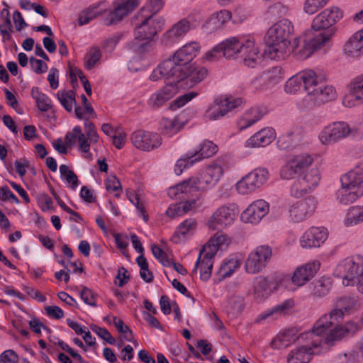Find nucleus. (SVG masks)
I'll use <instances>...</instances> for the list:
<instances>
[{"instance_id": "nucleus-64", "label": "nucleus", "mask_w": 363, "mask_h": 363, "mask_svg": "<svg viewBox=\"0 0 363 363\" xmlns=\"http://www.w3.org/2000/svg\"><path fill=\"white\" fill-rule=\"evenodd\" d=\"M8 199H11L16 203H19V200L16 196L9 189L7 186L0 187V200L5 201Z\"/></svg>"}, {"instance_id": "nucleus-12", "label": "nucleus", "mask_w": 363, "mask_h": 363, "mask_svg": "<svg viewBox=\"0 0 363 363\" xmlns=\"http://www.w3.org/2000/svg\"><path fill=\"white\" fill-rule=\"evenodd\" d=\"M199 146V150L188 152L177 161L174 167L177 175H180L184 169L190 167L203 158L213 156L218 151L217 145L210 140H204Z\"/></svg>"}, {"instance_id": "nucleus-58", "label": "nucleus", "mask_w": 363, "mask_h": 363, "mask_svg": "<svg viewBox=\"0 0 363 363\" xmlns=\"http://www.w3.org/2000/svg\"><path fill=\"white\" fill-rule=\"evenodd\" d=\"M186 212H188V207L183 204L182 201L178 203L170 205L166 211L167 215L172 218L182 216Z\"/></svg>"}, {"instance_id": "nucleus-25", "label": "nucleus", "mask_w": 363, "mask_h": 363, "mask_svg": "<svg viewBox=\"0 0 363 363\" xmlns=\"http://www.w3.org/2000/svg\"><path fill=\"white\" fill-rule=\"evenodd\" d=\"M328 235L324 227H311L300 238V245L304 248L318 247L325 242Z\"/></svg>"}, {"instance_id": "nucleus-29", "label": "nucleus", "mask_w": 363, "mask_h": 363, "mask_svg": "<svg viewBox=\"0 0 363 363\" xmlns=\"http://www.w3.org/2000/svg\"><path fill=\"white\" fill-rule=\"evenodd\" d=\"M165 78L167 85H170L176 88L174 84H171L172 82L177 79V74L174 72V64L170 60H165L162 62L157 67L152 71L150 76L152 81H157L160 79Z\"/></svg>"}, {"instance_id": "nucleus-45", "label": "nucleus", "mask_w": 363, "mask_h": 363, "mask_svg": "<svg viewBox=\"0 0 363 363\" xmlns=\"http://www.w3.org/2000/svg\"><path fill=\"white\" fill-rule=\"evenodd\" d=\"M101 55V52L99 48L93 47L90 48L84 58V67L88 70L91 69L100 60Z\"/></svg>"}, {"instance_id": "nucleus-28", "label": "nucleus", "mask_w": 363, "mask_h": 363, "mask_svg": "<svg viewBox=\"0 0 363 363\" xmlns=\"http://www.w3.org/2000/svg\"><path fill=\"white\" fill-rule=\"evenodd\" d=\"M320 268L319 262H309L297 267L291 278V282L300 287L310 281Z\"/></svg>"}, {"instance_id": "nucleus-21", "label": "nucleus", "mask_w": 363, "mask_h": 363, "mask_svg": "<svg viewBox=\"0 0 363 363\" xmlns=\"http://www.w3.org/2000/svg\"><path fill=\"white\" fill-rule=\"evenodd\" d=\"M133 145L141 150L150 151L162 144V138L156 133L139 130L131 135Z\"/></svg>"}, {"instance_id": "nucleus-39", "label": "nucleus", "mask_w": 363, "mask_h": 363, "mask_svg": "<svg viewBox=\"0 0 363 363\" xmlns=\"http://www.w3.org/2000/svg\"><path fill=\"white\" fill-rule=\"evenodd\" d=\"M309 286L314 296L323 297L328 294L331 288V281L329 278L322 277L313 281Z\"/></svg>"}, {"instance_id": "nucleus-34", "label": "nucleus", "mask_w": 363, "mask_h": 363, "mask_svg": "<svg viewBox=\"0 0 363 363\" xmlns=\"http://www.w3.org/2000/svg\"><path fill=\"white\" fill-rule=\"evenodd\" d=\"M362 195L363 186L357 189L352 186L341 185V188L337 191V199L341 204L349 205Z\"/></svg>"}, {"instance_id": "nucleus-50", "label": "nucleus", "mask_w": 363, "mask_h": 363, "mask_svg": "<svg viewBox=\"0 0 363 363\" xmlns=\"http://www.w3.org/2000/svg\"><path fill=\"white\" fill-rule=\"evenodd\" d=\"M200 266V278L201 280L208 281L211 275L213 262L211 259H206L203 257Z\"/></svg>"}, {"instance_id": "nucleus-11", "label": "nucleus", "mask_w": 363, "mask_h": 363, "mask_svg": "<svg viewBox=\"0 0 363 363\" xmlns=\"http://www.w3.org/2000/svg\"><path fill=\"white\" fill-rule=\"evenodd\" d=\"M201 18V11H195V16L193 13H190L186 18L180 20L162 35V43L165 45H171L177 43L196 26V23L199 22Z\"/></svg>"}, {"instance_id": "nucleus-36", "label": "nucleus", "mask_w": 363, "mask_h": 363, "mask_svg": "<svg viewBox=\"0 0 363 363\" xmlns=\"http://www.w3.org/2000/svg\"><path fill=\"white\" fill-rule=\"evenodd\" d=\"M184 123L180 122L178 118H163L160 123L161 133L167 136H172L178 133L184 126Z\"/></svg>"}, {"instance_id": "nucleus-18", "label": "nucleus", "mask_w": 363, "mask_h": 363, "mask_svg": "<svg viewBox=\"0 0 363 363\" xmlns=\"http://www.w3.org/2000/svg\"><path fill=\"white\" fill-rule=\"evenodd\" d=\"M139 5L137 0H114L113 9L104 18L106 26L116 25L128 16Z\"/></svg>"}, {"instance_id": "nucleus-54", "label": "nucleus", "mask_w": 363, "mask_h": 363, "mask_svg": "<svg viewBox=\"0 0 363 363\" xmlns=\"http://www.w3.org/2000/svg\"><path fill=\"white\" fill-rule=\"evenodd\" d=\"M90 328L107 343L110 345H115L116 339L111 335L106 328H101L94 324L91 325Z\"/></svg>"}, {"instance_id": "nucleus-5", "label": "nucleus", "mask_w": 363, "mask_h": 363, "mask_svg": "<svg viewBox=\"0 0 363 363\" xmlns=\"http://www.w3.org/2000/svg\"><path fill=\"white\" fill-rule=\"evenodd\" d=\"M294 32V27L291 21L283 19L272 26L265 35L267 47L265 54L272 60H283L289 53L294 52L295 43L291 48L290 36Z\"/></svg>"}, {"instance_id": "nucleus-4", "label": "nucleus", "mask_w": 363, "mask_h": 363, "mask_svg": "<svg viewBox=\"0 0 363 363\" xmlns=\"http://www.w3.org/2000/svg\"><path fill=\"white\" fill-rule=\"evenodd\" d=\"M226 59L240 60L245 65L255 67L262 59V55L255 46L254 40L246 37H230L215 46L205 55L207 60Z\"/></svg>"}, {"instance_id": "nucleus-33", "label": "nucleus", "mask_w": 363, "mask_h": 363, "mask_svg": "<svg viewBox=\"0 0 363 363\" xmlns=\"http://www.w3.org/2000/svg\"><path fill=\"white\" fill-rule=\"evenodd\" d=\"M341 185L354 187L363 186V163L357 165L340 178Z\"/></svg>"}, {"instance_id": "nucleus-19", "label": "nucleus", "mask_w": 363, "mask_h": 363, "mask_svg": "<svg viewBox=\"0 0 363 363\" xmlns=\"http://www.w3.org/2000/svg\"><path fill=\"white\" fill-rule=\"evenodd\" d=\"M313 158L309 155H298L294 156L281 169V177L284 179H293L308 171V167L312 164Z\"/></svg>"}, {"instance_id": "nucleus-23", "label": "nucleus", "mask_w": 363, "mask_h": 363, "mask_svg": "<svg viewBox=\"0 0 363 363\" xmlns=\"http://www.w3.org/2000/svg\"><path fill=\"white\" fill-rule=\"evenodd\" d=\"M281 69L279 67H273L267 71L264 72L259 77L251 79L246 82V84L242 87L243 89H269V84L278 82L280 79Z\"/></svg>"}, {"instance_id": "nucleus-62", "label": "nucleus", "mask_w": 363, "mask_h": 363, "mask_svg": "<svg viewBox=\"0 0 363 363\" xmlns=\"http://www.w3.org/2000/svg\"><path fill=\"white\" fill-rule=\"evenodd\" d=\"M214 242V240H209L208 242L202 247V249H205V254L203 257H205L206 259L207 258L213 259L219 250Z\"/></svg>"}, {"instance_id": "nucleus-32", "label": "nucleus", "mask_w": 363, "mask_h": 363, "mask_svg": "<svg viewBox=\"0 0 363 363\" xmlns=\"http://www.w3.org/2000/svg\"><path fill=\"white\" fill-rule=\"evenodd\" d=\"M344 50L352 57L363 55V28L355 32L346 42Z\"/></svg>"}, {"instance_id": "nucleus-41", "label": "nucleus", "mask_w": 363, "mask_h": 363, "mask_svg": "<svg viewBox=\"0 0 363 363\" xmlns=\"http://www.w3.org/2000/svg\"><path fill=\"white\" fill-rule=\"evenodd\" d=\"M363 222V206H353L348 209L344 223L346 226L356 225Z\"/></svg>"}, {"instance_id": "nucleus-40", "label": "nucleus", "mask_w": 363, "mask_h": 363, "mask_svg": "<svg viewBox=\"0 0 363 363\" xmlns=\"http://www.w3.org/2000/svg\"><path fill=\"white\" fill-rule=\"evenodd\" d=\"M196 225L197 223L194 218H189L184 220L177 227L172 239L177 242V240L175 239L179 238L180 236L186 238V236L192 235L196 228Z\"/></svg>"}, {"instance_id": "nucleus-53", "label": "nucleus", "mask_w": 363, "mask_h": 363, "mask_svg": "<svg viewBox=\"0 0 363 363\" xmlns=\"http://www.w3.org/2000/svg\"><path fill=\"white\" fill-rule=\"evenodd\" d=\"M80 298L84 301V303L86 305L96 307V299L97 297L96 294H95L92 290L86 286H84L82 291H80Z\"/></svg>"}, {"instance_id": "nucleus-15", "label": "nucleus", "mask_w": 363, "mask_h": 363, "mask_svg": "<svg viewBox=\"0 0 363 363\" xmlns=\"http://www.w3.org/2000/svg\"><path fill=\"white\" fill-rule=\"evenodd\" d=\"M268 178L267 169L257 168L240 180L236 184V189L240 194H247L260 188Z\"/></svg>"}, {"instance_id": "nucleus-60", "label": "nucleus", "mask_w": 363, "mask_h": 363, "mask_svg": "<svg viewBox=\"0 0 363 363\" xmlns=\"http://www.w3.org/2000/svg\"><path fill=\"white\" fill-rule=\"evenodd\" d=\"M287 11V7L281 2L274 3L268 9V12L274 17L283 16L286 15Z\"/></svg>"}, {"instance_id": "nucleus-17", "label": "nucleus", "mask_w": 363, "mask_h": 363, "mask_svg": "<svg viewBox=\"0 0 363 363\" xmlns=\"http://www.w3.org/2000/svg\"><path fill=\"white\" fill-rule=\"evenodd\" d=\"M139 5L137 0H114L113 9L104 18L106 26L116 25L128 16Z\"/></svg>"}, {"instance_id": "nucleus-48", "label": "nucleus", "mask_w": 363, "mask_h": 363, "mask_svg": "<svg viewBox=\"0 0 363 363\" xmlns=\"http://www.w3.org/2000/svg\"><path fill=\"white\" fill-rule=\"evenodd\" d=\"M363 104V92H346L342 98V104L353 107Z\"/></svg>"}, {"instance_id": "nucleus-3", "label": "nucleus", "mask_w": 363, "mask_h": 363, "mask_svg": "<svg viewBox=\"0 0 363 363\" xmlns=\"http://www.w3.org/2000/svg\"><path fill=\"white\" fill-rule=\"evenodd\" d=\"M354 326L350 324L345 328L337 327L331 330L330 333H325L320 330H316L315 324L313 329L310 331L303 333L298 337V340L304 341L305 343L298 346L296 349L291 350L288 354V363H308L311 359V355L318 353V347L330 346L335 342L340 340L345 332L354 330Z\"/></svg>"}, {"instance_id": "nucleus-47", "label": "nucleus", "mask_w": 363, "mask_h": 363, "mask_svg": "<svg viewBox=\"0 0 363 363\" xmlns=\"http://www.w3.org/2000/svg\"><path fill=\"white\" fill-rule=\"evenodd\" d=\"M232 18V13L226 10L221 11L216 16H212L207 22V26L211 27L212 29L221 28L224 23Z\"/></svg>"}, {"instance_id": "nucleus-16", "label": "nucleus", "mask_w": 363, "mask_h": 363, "mask_svg": "<svg viewBox=\"0 0 363 363\" xmlns=\"http://www.w3.org/2000/svg\"><path fill=\"white\" fill-rule=\"evenodd\" d=\"M139 5L137 0H114L113 9L104 18L106 26L116 25L128 16Z\"/></svg>"}, {"instance_id": "nucleus-13", "label": "nucleus", "mask_w": 363, "mask_h": 363, "mask_svg": "<svg viewBox=\"0 0 363 363\" xmlns=\"http://www.w3.org/2000/svg\"><path fill=\"white\" fill-rule=\"evenodd\" d=\"M272 250L267 245L257 247L247 256L245 269L248 274H257L261 272L271 260Z\"/></svg>"}, {"instance_id": "nucleus-6", "label": "nucleus", "mask_w": 363, "mask_h": 363, "mask_svg": "<svg viewBox=\"0 0 363 363\" xmlns=\"http://www.w3.org/2000/svg\"><path fill=\"white\" fill-rule=\"evenodd\" d=\"M360 308L359 301L353 296H344L337 298L333 303V308L329 313L321 316L315 323L316 330H323L325 334L330 333L331 330L335 328H345L350 324L354 326V330L345 332L342 337L346 335L353 334L357 329L354 323L348 322L345 325H339L346 313H352Z\"/></svg>"}, {"instance_id": "nucleus-38", "label": "nucleus", "mask_w": 363, "mask_h": 363, "mask_svg": "<svg viewBox=\"0 0 363 363\" xmlns=\"http://www.w3.org/2000/svg\"><path fill=\"white\" fill-rule=\"evenodd\" d=\"M301 141V136L300 134L289 131L279 138L277 145L281 150H287L295 147Z\"/></svg>"}, {"instance_id": "nucleus-56", "label": "nucleus", "mask_w": 363, "mask_h": 363, "mask_svg": "<svg viewBox=\"0 0 363 363\" xmlns=\"http://www.w3.org/2000/svg\"><path fill=\"white\" fill-rule=\"evenodd\" d=\"M128 198L129 201L136 207L137 210L140 212V216H143L145 222L148 220V215L146 214V211L144 206L140 201L139 196L134 192H128Z\"/></svg>"}, {"instance_id": "nucleus-26", "label": "nucleus", "mask_w": 363, "mask_h": 363, "mask_svg": "<svg viewBox=\"0 0 363 363\" xmlns=\"http://www.w3.org/2000/svg\"><path fill=\"white\" fill-rule=\"evenodd\" d=\"M238 214L235 206H224L219 208L211 216V226L220 228L231 225Z\"/></svg>"}, {"instance_id": "nucleus-1", "label": "nucleus", "mask_w": 363, "mask_h": 363, "mask_svg": "<svg viewBox=\"0 0 363 363\" xmlns=\"http://www.w3.org/2000/svg\"><path fill=\"white\" fill-rule=\"evenodd\" d=\"M342 18V12L337 7H332L318 14L312 21L311 30L305 38L294 39V50L300 59L309 57L315 50L327 46L335 29L332 26Z\"/></svg>"}, {"instance_id": "nucleus-63", "label": "nucleus", "mask_w": 363, "mask_h": 363, "mask_svg": "<svg viewBox=\"0 0 363 363\" xmlns=\"http://www.w3.org/2000/svg\"><path fill=\"white\" fill-rule=\"evenodd\" d=\"M298 105L302 108H311L314 106H318L316 103L315 94L307 92L306 94L302 98L301 101L298 103Z\"/></svg>"}, {"instance_id": "nucleus-22", "label": "nucleus", "mask_w": 363, "mask_h": 363, "mask_svg": "<svg viewBox=\"0 0 363 363\" xmlns=\"http://www.w3.org/2000/svg\"><path fill=\"white\" fill-rule=\"evenodd\" d=\"M312 199H306L293 203L289 209V218L293 223H301L311 216L315 209Z\"/></svg>"}, {"instance_id": "nucleus-35", "label": "nucleus", "mask_w": 363, "mask_h": 363, "mask_svg": "<svg viewBox=\"0 0 363 363\" xmlns=\"http://www.w3.org/2000/svg\"><path fill=\"white\" fill-rule=\"evenodd\" d=\"M272 290L266 277L259 276L255 278L253 284L254 298L257 302L263 301L271 294Z\"/></svg>"}, {"instance_id": "nucleus-52", "label": "nucleus", "mask_w": 363, "mask_h": 363, "mask_svg": "<svg viewBox=\"0 0 363 363\" xmlns=\"http://www.w3.org/2000/svg\"><path fill=\"white\" fill-rule=\"evenodd\" d=\"M328 0H306L304 4L303 9L308 14L316 13L320 9L323 8Z\"/></svg>"}, {"instance_id": "nucleus-43", "label": "nucleus", "mask_w": 363, "mask_h": 363, "mask_svg": "<svg viewBox=\"0 0 363 363\" xmlns=\"http://www.w3.org/2000/svg\"><path fill=\"white\" fill-rule=\"evenodd\" d=\"M56 96L64 108L72 113L74 106L77 105L75 92H57Z\"/></svg>"}, {"instance_id": "nucleus-51", "label": "nucleus", "mask_w": 363, "mask_h": 363, "mask_svg": "<svg viewBox=\"0 0 363 363\" xmlns=\"http://www.w3.org/2000/svg\"><path fill=\"white\" fill-rule=\"evenodd\" d=\"M198 95V92H189L174 99L169 105V109L174 111L184 106L186 103Z\"/></svg>"}, {"instance_id": "nucleus-9", "label": "nucleus", "mask_w": 363, "mask_h": 363, "mask_svg": "<svg viewBox=\"0 0 363 363\" xmlns=\"http://www.w3.org/2000/svg\"><path fill=\"white\" fill-rule=\"evenodd\" d=\"M334 275L342 279L345 286L356 285L363 294V258L360 255L348 257L337 265Z\"/></svg>"}, {"instance_id": "nucleus-27", "label": "nucleus", "mask_w": 363, "mask_h": 363, "mask_svg": "<svg viewBox=\"0 0 363 363\" xmlns=\"http://www.w3.org/2000/svg\"><path fill=\"white\" fill-rule=\"evenodd\" d=\"M142 16L143 19L134 29L135 39L140 41L150 40L157 33L155 17L152 15Z\"/></svg>"}, {"instance_id": "nucleus-31", "label": "nucleus", "mask_w": 363, "mask_h": 363, "mask_svg": "<svg viewBox=\"0 0 363 363\" xmlns=\"http://www.w3.org/2000/svg\"><path fill=\"white\" fill-rule=\"evenodd\" d=\"M267 113V109L264 106H255L246 111L243 117L238 122V127L240 130L252 125L264 115Z\"/></svg>"}, {"instance_id": "nucleus-42", "label": "nucleus", "mask_w": 363, "mask_h": 363, "mask_svg": "<svg viewBox=\"0 0 363 363\" xmlns=\"http://www.w3.org/2000/svg\"><path fill=\"white\" fill-rule=\"evenodd\" d=\"M172 92H154L147 101L148 106L152 109H157L163 106L173 95Z\"/></svg>"}, {"instance_id": "nucleus-37", "label": "nucleus", "mask_w": 363, "mask_h": 363, "mask_svg": "<svg viewBox=\"0 0 363 363\" xmlns=\"http://www.w3.org/2000/svg\"><path fill=\"white\" fill-rule=\"evenodd\" d=\"M293 306L294 301L291 299H286L278 305L262 312L259 316L260 319L264 320L271 316H275L274 318H277L278 315L286 313L287 311L293 307Z\"/></svg>"}, {"instance_id": "nucleus-57", "label": "nucleus", "mask_w": 363, "mask_h": 363, "mask_svg": "<svg viewBox=\"0 0 363 363\" xmlns=\"http://www.w3.org/2000/svg\"><path fill=\"white\" fill-rule=\"evenodd\" d=\"M138 41L140 40L134 39L128 44V48L130 50H132L134 52L138 55H143L150 50L151 45L148 42L149 40H146L141 43H139Z\"/></svg>"}, {"instance_id": "nucleus-7", "label": "nucleus", "mask_w": 363, "mask_h": 363, "mask_svg": "<svg viewBox=\"0 0 363 363\" xmlns=\"http://www.w3.org/2000/svg\"><path fill=\"white\" fill-rule=\"evenodd\" d=\"M223 174L222 167L218 164L208 166L200 174L193 176L184 180L168 190L169 196H179V199H185L184 194H193L198 191H204L213 187Z\"/></svg>"}, {"instance_id": "nucleus-46", "label": "nucleus", "mask_w": 363, "mask_h": 363, "mask_svg": "<svg viewBox=\"0 0 363 363\" xmlns=\"http://www.w3.org/2000/svg\"><path fill=\"white\" fill-rule=\"evenodd\" d=\"M32 97L35 100L37 106L42 112H46L52 107L51 99L43 92H31Z\"/></svg>"}, {"instance_id": "nucleus-14", "label": "nucleus", "mask_w": 363, "mask_h": 363, "mask_svg": "<svg viewBox=\"0 0 363 363\" xmlns=\"http://www.w3.org/2000/svg\"><path fill=\"white\" fill-rule=\"evenodd\" d=\"M320 180V175L318 169L311 168L298 176V179L291 187V194L296 198L303 196L315 188Z\"/></svg>"}, {"instance_id": "nucleus-8", "label": "nucleus", "mask_w": 363, "mask_h": 363, "mask_svg": "<svg viewBox=\"0 0 363 363\" xmlns=\"http://www.w3.org/2000/svg\"><path fill=\"white\" fill-rule=\"evenodd\" d=\"M333 91L335 88L324 75H318L312 69L298 72L287 80L284 91Z\"/></svg>"}, {"instance_id": "nucleus-59", "label": "nucleus", "mask_w": 363, "mask_h": 363, "mask_svg": "<svg viewBox=\"0 0 363 363\" xmlns=\"http://www.w3.org/2000/svg\"><path fill=\"white\" fill-rule=\"evenodd\" d=\"M163 6V1L162 0H149L146 5L142 9L141 13H144L146 11L151 13L150 15H154L159 12Z\"/></svg>"}, {"instance_id": "nucleus-2", "label": "nucleus", "mask_w": 363, "mask_h": 363, "mask_svg": "<svg viewBox=\"0 0 363 363\" xmlns=\"http://www.w3.org/2000/svg\"><path fill=\"white\" fill-rule=\"evenodd\" d=\"M201 45L196 41H191L181 47L168 58L174 64V72L177 79L171 82L174 84L177 90H186L193 88L201 82L207 75L205 67H197L192 62L199 55Z\"/></svg>"}, {"instance_id": "nucleus-44", "label": "nucleus", "mask_w": 363, "mask_h": 363, "mask_svg": "<svg viewBox=\"0 0 363 363\" xmlns=\"http://www.w3.org/2000/svg\"><path fill=\"white\" fill-rule=\"evenodd\" d=\"M60 177L65 179L72 189H75L79 184V182L77 174L71 170L66 164L60 166Z\"/></svg>"}, {"instance_id": "nucleus-61", "label": "nucleus", "mask_w": 363, "mask_h": 363, "mask_svg": "<svg viewBox=\"0 0 363 363\" xmlns=\"http://www.w3.org/2000/svg\"><path fill=\"white\" fill-rule=\"evenodd\" d=\"M315 94L318 105L333 101L337 98V92H311Z\"/></svg>"}, {"instance_id": "nucleus-20", "label": "nucleus", "mask_w": 363, "mask_h": 363, "mask_svg": "<svg viewBox=\"0 0 363 363\" xmlns=\"http://www.w3.org/2000/svg\"><path fill=\"white\" fill-rule=\"evenodd\" d=\"M357 132L351 128L345 122H335L332 125L325 127L320 133L319 139L323 144L335 143Z\"/></svg>"}, {"instance_id": "nucleus-10", "label": "nucleus", "mask_w": 363, "mask_h": 363, "mask_svg": "<svg viewBox=\"0 0 363 363\" xmlns=\"http://www.w3.org/2000/svg\"><path fill=\"white\" fill-rule=\"evenodd\" d=\"M245 100L242 97H236L231 94L223 95L215 99L206 111L205 117L211 121H217L223 118L228 112L242 108Z\"/></svg>"}, {"instance_id": "nucleus-24", "label": "nucleus", "mask_w": 363, "mask_h": 363, "mask_svg": "<svg viewBox=\"0 0 363 363\" xmlns=\"http://www.w3.org/2000/svg\"><path fill=\"white\" fill-rule=\"evenodd\" d=\"M269 211V205L264 200L252 202L241 214V220L245 223H258Z\"/></svg>"}, {"instance_id": "nucleus-49", "label": "nucleus", "mask_w": 363, "mask_h": 363, "mask_svg": "<svg viewBox=\"0 0 363 363\" xmlns=\"http://www.w3.org/2000/svg\"><path fill=\"white\" fill-rule=\"evenodd\" d=\"M239 265L240 263L238 260L234 259H229L220 267L218 274L222 279L229 277L233 274Z\"/></svg>"}, {"instance_id": "nucleus-55", "label": "nucleus", "mask_w": 363, "mask_h": 363, "mask_svg": "<svg viewBox=\"0 0 363 363\" xmlns=\"http://www.w3.org/2000/svg\"><path fill=\"white\" fill-rule=\"evenodd\" d=\"M113 323L116 328L118 333L121 334H129V337H125V340L132 342L133 334L130 328L124 324V322L116 316L113 317Z\"/></svg>"}, {"instance_id": "nucleus-30", "label": "nucleus", "mask_w": 363, "mask_h": 363, "mask_svg": "<svg viewBox=\"0 0 363 363\" xmlns=\"http://www.w3.org/2000/svg\"><path fill=\"white\" fill-rule=\"evenodd\" d=\"M274 138V130L272 128H264L251 136L245 142V146L252 147H264L269 145Z\"/></svg>"}]
</instances>
